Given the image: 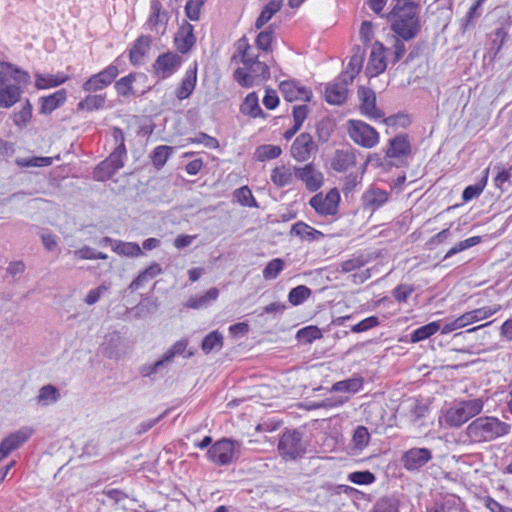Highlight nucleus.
<instances>
[{
  "mask_svg": "<svg viewBox=\"0 0 512 512\" xmlns=\"http://www.w3.org/2000/svg\"><path fill=\"white\" fill-rule=\"evenodd\" d=\"M411 145L407 135L400 134L389 140L386 156L388 158H400L409 155Z\"/></svg>",
  "mask_w": 512,
  "mask_h": 512,
  "instance_id": "nucleus-24",
  "label": "nucleus"
},
{
  "mask_svg": "<svg viewBox=\"0 0 512 512\" xmlns=\"http://www.w3.org/2000/svg\"><path fill=\"white\" fill-rule=\"evenodd\" d=\"M310 295V288L305 285H299L290 290L288 294V300L292 305L298 306L304 303L310 297Z\"/></svg>",
  "mask_w": 512,
  "mask_h": 512,
  "instance_id": "nucleus-52",
  "label": "nucleus"
},
{
  "mask_svg": "<svg viewBox=\"0 0 512 512\" xmlns=\"http://www.w3.org/2000/svg\"><path fill=\"white\" fill-rule=\"evenodd\" d=\"M106 101L105 95L102 94H94V95H88L83 100H81L78 105L77 109L82 111H94L99 110L103 108Z\"/></svg>",
  "mask_w": 512,
  "mask_h": 512,
  "instance_id": "nucleus-44",
  "label": "nucleus"
},
{
  "mask_svg": "<svg viewBox=\"0 0 512 512\" xmlns=\"http://www.w3.org/2000/svg\"><path fill=\"white\" fill-rule=\"evenodd\" d=\"M372 512H398V505L393 499L382 498L377 501Z\"/></svg>",
  "mask_w": 512,
  "mask_h": 512,
  "instance_id": "nucleus-64",
  "label": "nucleus"
},
{
  "mask_svg": "<svg viewBox=\"0 0 512 512\" xmlns=\"http://www.w3.org/2000/svg\"><path fill=\"white\" fill-rule=\"evenodd\" d=\"M291 234L299 237L304 241H319L324 237V234L309 226L308 224L298 221L292 225Z\"/></svg>",
  "mask_w": 512,
  "mask_h": 512,
  "instance_id": "nucleus-34",
  "label": "nucleus"
},
{
  "mask_svg": "<svg viewBox=\"0 0 512 512\" xmlns=\"http://www.w3.org/2000/svg\"><path fill=\"white\" fill-rule=\"evenodd\" d=\"M361 113L369 118H381L382 112L376 107L375 93L368 88L360 87L358 89Z\"/></svg>",
  "mask_w": 512,
  "mask_h": 512,
  "instance_id": "nucleus-19",
  "label": "nucleus"
},
{
  "mask_svg": "<svg viewBox=\"0 0 512 512\" xmlns=\"http://www.w3.org/2000/svg\"><path fill=\"white\" fill-rule=\"evenodd\" d=\"M234 197L242 206L258 207V204L255 198L253 197L251 190L247 186H243L239 189H236L234 192Z\"/></svg>",
  "mask_w": 512,
  "mask_h": 512,
  "instance_id": "nucleus-56",
  "label": "nucleus"
},
{
  "mask_svg": "<svg viewBox=\"0 0 512 512\" xmlns=\"http://www.w3.org/2000/svg\"><path fill=\"white\" fill-rule=\"evenodd\" d=\"M368 259L363 255H353L350 259L336 265V271L341 273H350L363 267Z\"/></svg>",
  "mask_w": 512,
  "mask_h": 512,
  "instance_id": "nucleus-45",
  "label": "nucleus"
},
{
  "mask_svg": "<svg viewBox=\"0 0 512 512\" xmlns=\"http://www.w3.org/2000/svg\"><path fill=\"white\" fill-rule=\"evenodd\" d=\"M69 80V76L63 72L56 74H41L35 75V87L38 90L50 89L60 86Z\"/></svg>",
  "mask_w": 512,
  "mask_h": 512,
  "instance_id": "nucleus-30",
  "label": "nucleus"
},
{
  "mask_svg": "<svg viewBox=\"0 0 512 512\" xmlns=\"http://www.w3.org/2000/svg\"><path fill=\"white\" fill-rule=\"evenodd\" d=\"M113 137L117 146L106 160L110 166H112V170L118 171L124 166V160L126 159L127 152L124 144V136L122 130L119 128H114Z\"/></svg>",
  "mask_w": 512,
  "mask_h": 512,
  "instance_id": "nucleus-21",
  "label": "nucleus"
},
{
  "mask_svg": "<svg viewBox=\"0 0 512 512\" xmlns=\"http://www.w3.org/2000/svg\"><path fill=\"white\" fill-rule=\"evenodd\" d=\"M16 164L19 167H47L52 165V157L33 156L27 158H17Z\"/></svg>",
  "mask_w": 512,
  "mask_h": 512,
  "instance_id": "nucleus-51",
  "label": "nucleus"
},
{
  "mask_svg": "<svg viewBox=\"0 0 512 512\" xmlns=\"http://www.w3.org/2000/svg\"><path fill=\"white\" fill-rule=\"evenodd\" d=\"M169 362L168 360H165V356L163 355L162 358L154 363H146L142 365L139 368V373L143 377H151L153 375H156L160 373L164 368L165 364Z\"/></svg>",
  "mask_w": 512,
  "mask_h": 512,
  "instance_id": "nucleus-57",
  "label": "nucleus"
},
{
  "mask_svg": "<svg viewBox=\"0 0 512 512\" xmlns=\"http://www.w3.org/2000/svg\"><path fill=\"white\" fill-rule=\"evenodd\" d=\"M181 66V57L175 52L159 55L153 64L155 75L160 79L172 76Z\"/></svg>",
  "mask_w": 512,
  "mask_h": 512,
  "instance_id": "nucleus-13",
  "label": "nucleus"
},
{
  "mask_svg": "<svg viewBox=\"0 0 512 512\" xmlns=\"http://www.w3.org/2000/svg\"><path fill=\"white\" fill-rule=\"evenodd\" d=\"M118 66L113 62L102 71L90 76L82 85L85 92L95 93L108 87L118 76Z\"/></svg>",
  "mask_w": 512,
  "mask_h": 512,
  "instance_id": "nucleus-8",
  "label": "nucleus"
},
{
  "mask_svg": "<svg viewBox=\"0 0 512 512\" xmlns=\"http://www.w3.org/2000/svg\"><path fill=\"white\" fill-rule=\"evenodd\" d=\"M282 0H271L262 9L259 17L255 22V27L260 29L263 27L282 7Z\"/></svg>",
  "mask_w": 512,
  "mask_h": 512,
  "instance_id": "nucleus-42",
  "label": "nucleus"
},
{
  "mask_svg": "<svg viewBox=\"0 0 512 512\" xmlns=\"http://www.w3.org/2000/svg\"><path fill=\"white\" fill-rule=\"evenodd\" d=\"M318 151V145L311 134H299L291 145V156L298 162L308 161Z\"/></svg>",
  "mask_w": 512,
  "mask_h": 512,
  "instance_id": "nucleus-11",
  "label": "nucleus"
},
{
  "mask_svg": "<svg viewBox=\"0 0 512 512\" xmlns=\"http://www.w3.org/2000/svg\"><path fill=\"white\" fill-rule=\"evenodd\" d=\"M136 74H129L127 76L122 77L115 83V89L117 93L121 96H129L133 94L132 84L135 81Z\"/></svg>",
  "mask_w": 512,
  "mask_h": 512,
  "instance_id": "nucleus-58",
  "label": "nucleus"
},
{
  "mask_svg": "<svg viewBox=\"0 0 512 512\" xmlns=\"http://www.w3.org/2000/svg\"><path fill=\"white\" fill-rule=\"evenodd\" d=\"M169 15L162 8L159 0H152L150 4V13L146 20L145 26L156 34L163 35L166 31Z\"/></svg>",
  "mask_w": 512,
  "mask_h": 512,
  "instance_id": "nucleus-14",
  "label": "nucleus"
},
{
  "mask_svg": "<svg viewBox=\"0 0 512 512\" xmlns=\"http://www.w3.org/2000/svg\"><path fill=\"white\" fill-rule=\"evenodd\" d=\"M117 171L112 170V166L107 160L102 161L94 170V178L98 181H105L111 178Z\"/></svg>",
  "mask_w": 512,
  "mask_h": 512,
  "instance_id": "nucleus-61",
  "label": "nucleus"
},
{
  "mask_svg": "<svg viewBox=\"0 0 512 512\" xmlns=\"http://www.w3.org/2000/svg\"><path fill=\"white\" fill-rule=\"evenodd\" d=\"M219 290L215 287L210 288L205 294L190 297L185 306L191 309H200L208 307L218 299Z\"/></svg>",
  "mask_w": 512,
  "mask_h": 512,
  "instance_id": "nucleus-35",
  "label": "nucleus"
},
{
  "mask_svg": "<svg viewBox=\"0 0 512 512\" xmlns=\"http://www.w3.org/2000/svg\"><path fill=\"white\" fill-rule=\"evenodd\" d=\"M67 99V92L65 89L57 90L56 92L43 96L39 99L40 113L44 115L51 114L54 110L61 107Z\"/></svg>",
  "mask_w": 512,
  "mask_h": 512,
  "instance_id": "nucleus-26",
  "label": "nucleus"
},
{
  "mask_svg": "<svg viewBox=\"0 0 512 512\" xmlns=\"http://www.w3.org/2000/svg\"><path fill=\"white\" fill-rule=\"evenodd\" d=\"M510 424L495 416H480L472 420L465 428V436L470 444L492 442L508 435Z\"/></svg>",
  "mask_w": 512,
  "mask_h": 512,
  "instance_id": "nucleus-1",
  "label": "nucleus"
},
{
  "mask_svg": "<svg viewBox=\"0 0 512 512\" xmlns=\"http://www.w3.org/2000/svg\"><path fill=\"white\" fill-rule=\"evenodd\" d=\"M389 199L387 191L377 187H370L362 195V205L365 210L374 212L381 208Z\"/></svg>",
  "mask_w": 512,
  "mask_h": 512,
  "instance_id": "nucleus-20",
  "label": "nucleus"
},
{
  "mask_svg": "<svg viewBox=\"0 0 512 512\" xmlns=\"http://www.w3.org/2000/svg\"><path fill=\"white\" fill-rule=\"evenodd\" d=\"M480 242H481V238L479 236H473V237L467 238V239L459 242L455 246H453L451 249H449L444 256V259H448L461 251H464L468 248H471V247L479 244Z\"/></svg>",
  "mask_w": 512,
  "mask_h": 512,
  "instance_id": "nucleus-59",
  "label": "nucleus"
},
{
  "mask_svg": "<svg viewBox=\"0 0 512 512\" xmlns=\"http://www.w3.org/2000/svg\"><path fill=\"white\" fill-rule=\"evenodd\" d=\"M432 451L425 447H413L401 456L403 468L409 472L419 471L432 459Z\"/></svg>",
  "mask_w": 512,
  "mask_h": 512,
  "instance_id": "nucleus-10",
  "label": "nucleus"
},
{
  "mask_svg": "<svg viewBox=\"0 0 512 512\" xmlns=\"http://www.w3.org/2000/svg\"><path fill=\"white\" fill-rule=\"evenodd\" d=\"M240 112L252 118L264 116L263 110L259 105V98L255 92H251L245 97L240 105Z\"/></svg>",
  "mask_w": 512,
  "mask_h": 512,
  "instance_id": "nucleus-36",
  "label": "nucleus"
},
{
  "mask_svg": "<svg viewBox=\"0 0 512 512\" xmlns=\"http://www.w3.org/2000/svg\"><path fill=\"white\" fill-rule=\"evenodd\" d=\"M387 17L391 23V30L406 41L414 39L420 31L417 7L412 2L395 4Z\"/></svg>",
  "mask_w": 512,
  "mask_h": 512,
  "instance_id": "nucleus-2",
  "label": "nucleus"
},
{
  "mask_svg": "<svg viewBox=\"0 0 512 512\" xmlns=\"http://www.w3.org/2000/svg\"><path fill=\"white\" fill-rule=\"evenodd\" d=\"M269 67L258 59L247 67L238 68L234 72V79L242 87H252L255 83L268 79Z\"/></svg>",
  "mask_w": 512,
  "mask_h": 512,
  "instance_id": "nucleus-6",
  "label": "nucleus"
},
{
  "mask_svg": "<svg viewBox=\"0 0 512 512\" xmlns=\"http://www.w3.org/2000/svg\"><path fill=\"white\" fill-rule=\"evenodd\" d=\"M406 405L409 411L408 416L412 422H417L421 418L425 417L428 412V405L422 401L411 399L407 401Z\"/></svg>",
  "mask_w": 512,
  "mask_h": 512,
  "instance_id": "nucleus-49",
  "label": "nucleus"
},
{
  "mask_svg": "<svg viewBox=\"0 0 512 512\" xmlns=\"http://www.w3.org/2000/svg\"><path fill=\"white\" fill-rule=\"evenodd\" d=\"M279 454L286 460H295L301 457L306 451V443L299 431H286L283 433L278 444Z\"/></svg>",
  "mask_w": 512,
  "mask_h": 512,
  "instance_id": "nucleus-7",
  "label": "nucleus"
},
{
  "mask_svg": "<svg viewBox=\"0 0 512 512\" xmlns=\"http://www.w3.org/2000/svg\"><path fill=\"white\" fill-rule=\"evenodd\" d=\"M508 39V30L505 27L495 29L489 35L490 46L488 53L492 59L500 57L502 47Z\"/></svg>",
  "mask_w": 512,
  "mask_h": 512,
  "instance_id": "nucleus-33",
  "label": "nucleus"
},
{
  "mask_svg": "<svg viewBox=\"0 0 512 512\" xmlns=\"http://www.w3.org/2000/svg\"><path fill=\"white\" fill-rule=\"evenodd\" d=\"M501 306L499 304H495L492 306H485L481 308H477L465 313L469 324H473L475 322H479L485 320L500 310Z\"/></svg>",
  "mask_w": 512,
  "mask_h": 512,
  "instance_id": "nucleus-41",
  "label": "nucleus"
},
{
  "mask_svg": "<svg viewBox=\"0 0 512 512\" xmlns=\"http://www.w3.org/2000/svg\"><path fill=\"white\" fill-rule=\"evenodd\" d=\"M32 118V105L27 100L20 111L14 113L13 122L19 128H24Z\"/></svg>",
  "mask_w": 512,
  "mask_h": 512,
  "instance_id": "nucleus-53",
  "label": "nucleus"
},
{
  "mask_svg": "<svg viewBox=\"0 0 512 512\" xmlns=\"http://www.w3.org/2000/svg\"><path fill=\"white\" fill-rule=\"evenodd\" d=\"M363 385L362 378L354 377L345 379L342 381H338L334 383L331 387V391L333 392H347V393H356L358 392Z\"/></svg>",
  "mask_w": 512,
  "mask_h": 512,
  "instance_id": "nucleus-43",
  "label": "nucleus"
},
{
  "mask_svg": "<svg viewBox=\"0 0 512 512\" xmlns=\"http://www.w3.org/2000/svg\"><path fill=\"white\" fill-rule=\"evenodd\" d=\"M151 43V37L146 35H142L135 40L129 53L133 65L139 66L144 63V57L148 54Z\"/></svg>",
  "mask_w": 512,
  "mask_h": 512,
  "instance_id": "nucleus-25",
  "label": "nucleus"
},
{
  "mask_svg": "<svg viewBox=\"0 0 512 512\" xmlns=\"http://www.w3.org/2000/svg\"><path fill=\"white\" fill-rule=\"evenodd\" d=\"M193 31V26L189 23H185L179 28L175 35L174 42L176 48L182 54L189 52L196 43V37Z\"/></svg>",
  "mask_w": 512,
  "mask_h": 512,
  "instance_id": "nucleus-23",
  "label": "nucleus"
},
{
  "mask_svg": "<svg viewBox=\"0 0 512 512\" xmlns=\"http://www.w3.org/2000/svg\"><path fill=\"white\" fill-rule=\"evenodd\" d=\"M162 268L158 263H152L145 270H143L129 285V289L132 291L138 290L145 282L160 275Z\"/></svg>",
  "mask_w": 512,
  "mask_h": 512,
  "instance_id": "nucleus-37",
  "label": "nucleus"
},
{
  "mask_svg": "<svg viewBox=\"0 0 512 512\" xmlns=\"http://www.w3.org/2000/svg\"><path fill=\"white\" fill-rule=\"evenodd\" d=\"M197 82V68H190L185 72V75L176 90V97L179 100L188 98L195 89Z\"/></svg>",
  "mask_w": 512,
  "mask_h": 512,
  "instance_id": "nucleus-32",
  "label": "nucleus"
},
{
  "mask_svg": "<svg viewBox=\"0 0 512 512\" xmlns=\"http://www.w3.org/2000/svg\"><path fill=\"white\" fill-rule=\"evenodd\" d=\"M356 164V155L352 150H336L331 160V167L337 172H344Z\"/></svg>",
  "mask_w": 512,
  "mask_h": 512,
  "instance_id": "nucleus-29",
  "label": "nucleus"
},
{
  "mask_svg": "<svg viewBox=\"0 0 512 512\" xmlns=\"http://www.w3.org/2000/svg\"><path fill=\"white\" fill-rule=\"evenodd\" d=\"M349 84L351 82H348L347 79H342V76L339 75L332 83L326 86L324 92L325 100L329 104L341 105L347 99Z\"/></svg>",
  "mask_w": 512,
  "mask_h": 512,
  "instance_id": "nucleus-18",
  "label": "nucleus"
},
{
  "mask_svg": "<svg viewBox=\"0 0 512 512\" xmlns=\"http://www.w3.org/2000/svg\"><path fill=\"white\" fill-rule=\"evenodd\" d=\"M484 408L481 398L462 400L448 408L443 416L444 424L449 428H459L473 417L479 415Z\"/></svg>",
  "mask_w": 512,
  "mask_h": 512,
  "instance_id": "nucleus-3",
  "label": "nucleus"
},
{
  "mask_svg": "<svg viewBox=\"0 0 512 512\" xmlns=\"http://www.w3.org/2000/svg\"><path fill=\"white\" fill-rule=\"evenodd\" d=\"M279 89L286 101H310L312 91L295 80H285L279 85Z\"/></svg>",
  "mask_w": 512,
  "mask_h": 512,
  "instance_id": "nucleus-17",
  "label": "nucleus"
},
{
  "mask_svg": "<svg viewBox=\"0 0 512 512\" xmlns=\"http://www.w3.org/2000/svg\"><path fill=\"white\" fill-rule=\"evenodd\" d=\"M340 194L337 189H331L326 195L316 194L310 199V205L323 216L335 215L338 211Z\"/></svg>",
  "mask_w": 512,
  "mask_h": 512,
  "instance_id": "nucleus-12",
  "label": "nucleus"
},
{
  "mask_svg": "<svg viewBox=\"0 0 512 512\" xmlns=\"http://www.w3.org/2000/svg\"><path fill=\"white\" fill-rule=\"evenodd\" d=\"M441 328V321H433L414 330L410 334V342L418 343L436 334Z\"/></svg>",
  "mask_w": 512,
  "mask_h": 512,
  "instance_id": "nucleus-38",
  "label": "nucleus"
},
{
  "mask_svg": "<svg viewBox=\"0 0 512 512\" xmlns=\"http://www.w3.org/2000/svg\"><path fill=\"white\" fill-rule=\"evenodd\" d=\"M237 50L241 53L243 67H247L258 59V56L254 54L253 49L249 46L245 37L238 41Z\"/></svg>",
  "mask_w": 512,
  "mask_h": 512,
  "instance_id": "nucleus-50",
  "label": "nucleus"
},
{
  "mask_svg": "<svg viewBox=\"0 0 512 512\" xmlns=\"http://www.w3.org/2000/svg\"><path fill=\"white\" fill-rule=\"evenodd\" d=\"M282 153L280 146L264 144L259 146L255 151V156L258 161L264 162L278 158Z\"/></svg>",
  "mask_w": 512,
  "mask_h": 512,
  "instance_id": "nucleus-48",
  "label": "nucleus"
},
{
  "mask_svg": "<svg viewBox=\"0 0 512 512\" xmlns=\"http://www.w3.org/2000/svg\"><path fill=\"white\" fill-rule=\"evenodd\" d=\"M482 174V178L477 183L469 185L464 189L462 194L463 201H471L472 199L478 197L483 192L484 188L487 185L489 168L484 169Z\"/></svg>",
  "mask_w": 512,
  "mask_h": 512,
  "instance_id": "nucleus-40",
  "label": "nucleus"
},
{
  "mask_svg": "<svg viewBox=\"0 0 512 512\" xmlns=\"http://www.w3.org/2000/svg\"><path fill=\"white\" fill-rule=\"evenodd\" d=\"M101 244L109 245L115 253L121 256L138 257L143 254L140 246L135 242H124L114 240L110 237H104Z\"/></svg>",
  "mask_w": 512,
  "mask_h": 512,
  "instance_id": "nucleus-22",
  "label": "nucleus"
},
{
  "mask_svg": "<svg viewBox=\"0 0 512 512\" xmlns=\"http://www.w3.org/2000/svg\"><path fill=\"white\" fill-rule=\"evenodd\" d=\"M385 47L379 42L375 41L372 45L368 63L366 66V75L368 77H375L383 73L387 67L386 58L384 55Z\"/></svg>",
  "mask_w": 512,
  "mask_h": 512,
  "instance_id": "nucleus-16",
  "label": "nucleus"
},
{
  "mask_svg": "<svg viewBox=\"0 0 512 512\" xmlns=\"http://www.w3.org/2000/svg\"><path fill=\"white\" fill-rule=\"evenodd\" d=\"M240 456V443L228 438L216 441L207 451V459L215 465L227 466Z\"/></svg>",
  "mask_w": 512,
  "mask_h": 512,
  "instance_id": "nucleus-4",
  "label": "nucleus"
},
{
  "mask_svg": "<svg viewBox=\"0 0 512 512\" xmlns=\"http://www.w3.org/2000/svg\"><path fill=\"white\" fill-rule=\"evenodd\" d=\"M370 441V434L365 426H357L353 433L352 443L358 450H363Z\"/></svg>",
  "mask_w": 512,
  "mask_h": 512,
  "instance_id": "nucleus-55",
  "label": "nucleus"
},
{
  "mask_svg": "<svg viewBox=\"0 0 512 512\" xmlns=\"http://www.w3.org/2000/svg\"><path fill=\"white\" fill-rule=\"evenodd\" d=\"M22 95L21 87L15 84L0 85V107L10 108L16 104Z\"/></svg>",
  "mask_w": 512,
  "mask_h": 512,
  "instance_id": "nucleus-31",
  "label": "nucleus"
},
{
  "mask_svg": "<svg viewBox=\"0 0 512 512\" xmlns=\"http://www.w3.org/2000/svg\"><path fill=\"white\" fill-rule=\"evenodd\" d=\"M34 434L30 426H23L10 433L0 442V461L4 460L10 453L20 448Z\"/></svg>",
  "mask_w": 512,
  "mask_h": 512,
  "instance_id": "nucleus-9",
  "label": "nucleus"
},
{
  "mask_svg": "<svg viewBox=\"0 0 512 512\" xmlns=\"http://www.w3.org/2000/svg\"><path fill=\"white\" fill-rule=\"evenodd\" d=\"M413 292L414 287L412 285L400 284L393 289L392 295L398 302H406Z\"/></svg>",
  "mask_w": 512,
  "mask_h": 512,
  "instance_id": "nucleus-63",
  "label": "nucleus"
},
{
  "mask_svg": "<svg viewBox=\"0 0 512 512\" xmlns=\"http://www.w3.org/2000/svg\"><path fill=\"white\" fill-rule=\"evenodd\" d=\"M364 55L365 51L361 47L357 46L353 49V54L350 57L346 70L340 74L342 79H347L348 82L352 83L363 66Z\"/></svg>",
  "mask_w": 512,
  "mask_h": 512,
  "instance_id": "nucleus-27",
  "label": "nucleus"
},
{
  "mask_svg": "<svg viewBox=\"0 0 512 512\" xmlns=\"http://www.w3.org/2000/svg\"><path fill=\"white\" fill-rule=\"evenodd\" d=\"M347 132L355 144L366 149H371L380 142L377 130L362 120H349Z\"/></svg>",
  "mask_w": 512,
  "mask_h": 512,
  "instance_id": "nucleus-5",
  "label": "nucleus"
},
{
  "mask_svg": "<svg viewBox=\"0 0 512 512\" xmlns=\"http://www.w3.org/2000/svg\"><path fill=\"white\" fill-rule=\"evenodd\" d=\"M295 178L301 180L311 192L317 191L323 184V174L313 163L295 167Z\"/></svg>",
  "mask_w": 512,
  "mask_h": 512,
  "instance_id": "nucleus-15",
  "label": "nucleus"
},
{
  "mask_svg": "<svg viewBox=\"0 0 512 512\" xmlns=\"http://www.w3.org/2000/svg\"><path fill=\"white\" fill-rule=\"evenodd\" d=\"M60 399V391L53 385L47 384L39 389L36 397L37 404L40 406H50Z\"/></svg>",
  "mask_w": 512,
  "mask_h": 512,
  "instance_id": "nucleus-39",
  "label": "nucleus"
},
{
  "mask_svg": "<svg viewBox=\"0 0 512 512\" xmlns=\"http://www.w3.org/2000/svg\"><path fill=\"white\" fill-rule=\"evenodd\" d=\"M295 178V167L292 169L290 166L281 164L276 166L270 175L271 182L279 187L283 188L293 183Z\"/></svg>",
  "mask_w": 512,
  "mask_h": 512,
  "instance_id": "nucleus-28",
  "label": "nucleus"
},
{
  "mask_svg": "<svg viewBox=\"0 0 512 512\" xmlns=\"http://www.w3.org/2000/svg\"><path fill=\"white\" fill-rule=\"evenodd\" d=\"M188 346V340L187 339H181L174 343L170 349H168L165 353V360H168L169 362L173 360V358L177 355H182L186 358H189L194 355V351L189 349L187 350Z\"/></svg>",
  "mask_w": 512,
  "mask_h": 512,
  "instance_id": "nucleus-47",
  "label": "nucleus"
},
{
  "mask_svg": "<svg viewBox=\"0 0 512 512\" xmlns=\"http://www.w3.org/2000/svg\"><path fill=\"white\" fill-rule=\"evenodd\" d=\"M349 480L358 485L371 484L375 480V476L369 471H357L349 474Z\"/></svg>",
  "mask_w": 512,
  "mask_h": 512,
  "instance_id": "nucleus-62",
  "label": "nucleus"
},
{
  "mask_svg": "<svg viewBox=\"0 0 512 512\" xmlns=\"http://www.w3.org/2000/svg\"><path fill=\"white\" fill-rule=\"evenodd\" d=\"M201 347L206 354L219 351L223 347V335L217 330L210 332L203 339Z\"/></svg>",
  "mask_w": 512,
  "mask_h": 512,
  "instance_id": "nucleus-46",
  "label": "nucleus"
},
{
  "mask_svg": "<svg viewBox=\"0 0 512 512\" xmlns=\"http://www.w3.org/2000/svg\"><path fill=\"white\" fill-rule=\"evenodd\" d=\"M285 267V263L280 258H275L268 262V264L263 269V277L265 280H273L276 279L277 276L282 272Z\"/></svg>",
  "mask_w": 512,
  "mask_h": 512,
  "instance_id": "nucleus-54",
  "label": "nucleus"
},
{
  "mask_svg": "<svg viewBox=\"0 0 512 512\" xmlns=\"http://www.w3.org/2000/svg\"><path fill=\"white\" fill-rule=\"evenodd\" d=\"M171 153H172V148L169 146L161 145V146L156 147L152 154L153 164L157 168L163 167L164 164L166 163V161L168 160L169 156L171 155Z\"/></svg>",
  "mask_w": 512,
  "mask_h": 512,
  "instance_id": "nucleus-60",
  "label": "nucleus"
}]
</instances>
